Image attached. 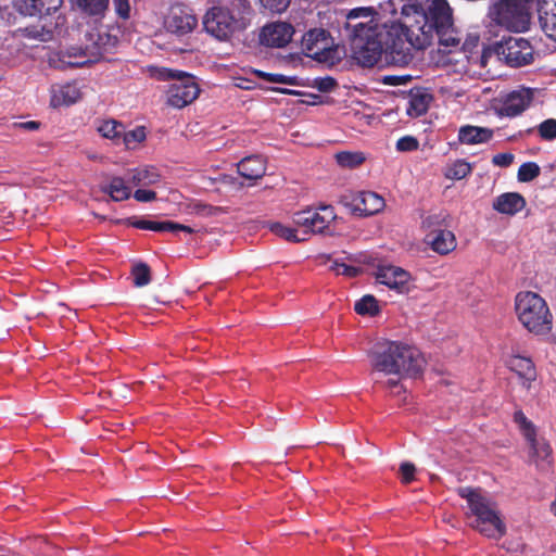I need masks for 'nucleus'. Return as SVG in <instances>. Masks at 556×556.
Returning <instances> with one entry per match:
<instances>
[{
    "label": "nucleus",
    "mask_w": 556,
    "mask_h": 556,
    "mask_svg": "<svg viewBox=\"0 0 556 556\" xmlns=\"http://www.w3.org/2000/svg\"><path fill=\"white\" fill-rule=\"evenodd\" d=\"M389 36L400 46L393 60L400 67L409 64L413 49L422 50L432 43L434 36L440 46L457 47L460 39L454 28L453 12L446 0H406L401 18L391 23ZM392 45H395L394 41Z\"/></svg>",
    "instance_id": "nucleus-1"
},
{
    "label": "nucleus",
    "mask_w": 556,
    "mask_h": 556,
    "mask_svg": "<svg viewBox=\"0 0 556 556\" xmlns=\"http://www.w3.org/2000/svg\"><path fill=\"white\" fill-rule=\"evenodd\" d=\"M376 12L370 7L352 9L346 14L344 30L350 42L352 56L364 67L375 66L384 55L388 64L400 66L392 59L400 46L389 33L391 25H379L375 18Z\"/></svg>",
    "instance_id": "nucleus-2"
},
{
    "label": "nucleus",
    "mask_w": 556,
    "mask_h": 556,
    "mask_svg": "<svg viewBox=\"0 0 556 556\" xmlns=\"http://www.w3.org/2000/svg\"><path fill=\"white\" fill-rule=\"evenodd\" d=\"M368 358L372 370L400 378L416 377L425 365L419 350L401 341L376 342L368 352Z\"/></svg>",
    "instance_id": "nucleus-3"
},
{
    "label": "nucleus",
    "mask_w": 556,
    "mask_h": 556,
    "mask_svg": "<svg viewBox=\"0 0 556 556\" xmlns=\"http://www.w3.org/2000/svg\"><path fill=\"white\" fill-rule=\"evenodd\" d=\"M518 320L529 331L545 334L552 330L553 315L545 300L535 292L521 291L515 298Z\"/></svg>",
    "instance_id": "nucleus-4"
},
{
    "label": "nucleus",
    "mask_w": 556,
    "mask_h": 556,
    "mask_svg": "<svg viewBox=\"0 0 556 556\" xmlns=\"http://www.w3.org/2000/svg\"><path fill=\"white\" fill-rule=\"evenodd\" d=\"M491 58H495L510 67H521L533 62L534 50L526 38L509 36L484 47L480 55V65L485 67Z\"/></svg>",
    "instance_id": "nucleus-5"
},
{
    "label": "nucleus",
    "mask_w": 556,
    "mask_h": 556,
    "mask_svg": "<svg viewBox=\"0 0 556 556\" xmlns=\"http://www.w3.org/2000/svg\"><path fill=\"white\" fill-rule=\"evenodd\" d=\"M531 3L530 0H496L489 9V16L510 31L522 33L530 26Z\"/></svg>",
    "instance_id": "nucleus-6"
},
{
    "label": "nucleus",
    "mask_w": 556,
    "mask_h": 556,
    "mask_svg": "<svg viewBox=\"0 0 556 556\" xmlns=\"http://www.w3.org/2000/svg\"><path fill=\"white\" fill-rule=\"evenodd\" d=\"M247 26V18L227 7H212L203 17L205 31L220 41L229 40L236 33L244 30Z\"/></svg>",
    "instance_id": "nucleus-7"
},
{
    "label": "nucleus",
    "mask_w": 556,
    "mask_h": 556,
    "mask_svg": "<svg viewBox=\"0 0 556 556\" xmlns=\"http://www.w3.org/2000/svg\"><path fill=\"white\" fill-rule=\"evenodd\" d=\"M166 78H176L167 90V104L175 109H182L192 103L200 93V88L193 76L184 72L168 70Z\"/></svg>",
    "instance_id": "nucleus-8"
},
{
    "label": "nucleus",
    "mask_w": 556,
    "mask_h": 556,
    "mask_svg": "<svg viewBox=\"0 0 556 556\" xmlns=\"http://www.w3.org/2000/svg\"><path fill=\"white\" fill-rule=\"evenodd\" d=\"M340 203L355 216H370L381 212L384 199L372 191H348L340 197Z\"/></svg>",
    "instance_id": "nucleus-9"
},
{
    "label": "nucleus",
    "mask_w": 556,
    "mask_h": 556,
    "mask_svg": "<svg viewBox=\"0 0 556 556\" xmlns=\"http://www.w3.org/2000/svg\"><path fill=\"white\" fill-rule=\"evenodd\" d=\"M302 50L306 56L319 62L332 59V41L329 33L323 28L308 30L302 38Z\"/></svg>",
    "instance_id": "nucleus-10"
},
{
    "label": "nucleus",
    "mask_w": 556,
    "mask_h": 556,
    "mask_svg": "<svg viewBox=\"0 0 556 556\" xmlns=\"http://www.w3.org/2000/svg\"><path fill=\"white\" fill-rule=\"evenodd\" d=\"M198 25V18L185 5H174L165 17V29L174 35L184 36L191 33Z\"/></svg>",
    "instance_id": "nucleus-11"
},
{
    "label": "nucleus",
    "mask_w": 556,
    "mask_h": 556,
    "mask_svg": "<svg viewBox=\"0 0 556 556\" xmlns=\"http://www.w3.org/2000/svg\"><path fill=\"white\" fill-rule=\"evenodd\" d=\"M376 279L399 293H408L410 291L412 276L402 267L394 265L379 266L376 271Z\"/></svg>",
    "instance_id": "nucleus-12"
},
{
    "label": "nucleus",
    "mask_w": 556,
    "mask_h": 556,
    "mask_svg": "<svg viewBox=\"0 0 556 556\" xmlns=\"http://www.w3.org/2000/svg\"><path fill=\"white\" fill-rule=\"evenodd\" d=\"M294 35V28L286 22H276L265 25L260 34L262 45L270 48H283Z\"/></svg>",
    "instance_id": "nucleus-13"
},
{
    "label": "nucleus",
    "mask_w": 556,
    "mask_h": 556,
    "mask_svg": "<svg viewBox=\"0 0 556 556\" xmlns=\"http://www.w3.org/2000/svg\"><path fill=\"white\" fill-rule=\"evenodd\" d=\"M533 100V92L529 88L514 90L502 101L496 110L498 116L516 117L525 112Z\"/></svg>",
    "instance_id": "nucleus-14"
},
{
    "label": "nucleus",
    "mask_w": 556,
    "mask_h": 556,
    "mask_svg": "<svg viewBox=\"0 0 556 556\" xmlns=\"http://www.w3.org/2000/svg\"><path fill=\"white\" fill-rule=\"evenodd\" d=\"M123 224L137 229L152 230L159 232L168 231L177 233L179 231H182L189 235L195 232V230L190 226L179 224L173 220L153 222L147 219H139L137 217H128L123 220Z\"/></svg>",
    "instance_id": "nucleus-15"
},
{
    "label": "nucleus",
    "mask_w": 556,
    "mask_h": 556,
    "mask_svg": "<svg viewBox=\"0 0 556 556\" xmlns=\"http://www.w3.org/2000/svg\"><path fill=\"white\" fill-rule=\"evenodd\" d=\"M476 517L477 519L473 528H476L481 534L492 539H498L505 534V525L501 520L494 507L482 511Z\"/></svg>",
    "instance_id": "nucleus-16"
},
{
    "label": "nucleus",
    "mask_w": 556,
    "mask_h": 556,
    "mask_svg": "<svg viewBox=\"0 0 556 556\" xmlns=\"http://www.w3.org/2000/svg\"><path fill=\"white\" fill-rule=\"evenodd\" d=\"M530 444V457L540 471L547 472L553 467V450L544 439L538 440L536 435L527 440Z\"/></svg>",
    "instance_id": "nucleus-17"
},
{
    "label": "nucleus",
    "mask_w": 556,
    "mask_h": 556,
    "mask_svg": "<svg viewBox=\"0 0 556 556\" xmlns=\"http://www.w3.org/2000/svg\"><path fill=\"white\" fill-rule=\"evenodd\" d=\"M425 242L440 255H446L456 249L455 235L447 229H432L427 232Z\"/></svg>",
    "instance_id": "nucleus-18"
},
{
    "label": "nucleus",
    "mask_w": 556,
    "mask_h": 556,
    "mask_svg": "<svg viewBox=\"0 0 556 556\" xmlns=\"http://www.w3.org/2000/svg\"><path fill=\"white\" fill-rule=\"evenodd\" d=\"M526 199L518 192H505L497 195L492 204L500 214L514 216L526 207Z\"/></svg>",
    "instance_id": "nucleus-19"
},
{
    "label": "nucleus",
    "mask_w": 556,
    "mask_h": 556,
    "mask_svg": "<svg viewBox=\"0 0 556 556\" xmlns=\"http://www.w3.org/2000/svg\"><path fill=\"white\" fill-rule=\"evenodd\" d=\"M507 365L509 369L517 374L522 387L530 389L531 382L536 379V369L531 358L514 355L509 357Z\"/></svg>",
    "instance_id": "nucleus-20"
},
{
    "label": "nucleus",
    "mask_w": 556,
    "mask_h": 556,
    "mask_svg": "<svg viewBox=\"0 0 556 556\" xmlns=\"http://www.w3.org/2000/svg\"><path fill=\"white\" fill-rule=\"evenodd\" d=\"M237 168L243 178L257 180L266 173V161L261 155L245 156L237 164Z\"/></svg>",
    "instance_id": "nucleus-21"
},
{
    "label": "nucleus",
    "mask_w": 556,
    "mask_h": 556,
    "mask_svg": "<svg viewBox=\"0 0 556 556\" xmlns=\"http://www.w3.org/2000/svg\"><path fill=\"white\" fill-rule=\"evenodd\" d=\"M493 130L486 127L465 125L458 130V141L464 144H480L493 138Z\"/></svg>",
    "instance_id": "nucleus-22"
},
{
    "label": "nucleus",
    "mask_w": 556,
    "mask_h": 556,
    "mask_svg": "<svg viewBox=\"0 0 556 556\" xmlns=\"http://www.w3.org/2000/svg\"><path fill=\"white\" fill-rule=\"evenodd\" d=\"M457 494L467 500L468 506L475 516L493 507L490 500L481 494L480 489L463 486L457 490Z\"/></svg>",
    "instance_id": "nucleus-23"
},
{
    "label": "nucleus",
    "mask_w": 556,
    "mask_h": 556,
    "mask_svg": "<svg viewBox=\"0 0 556 556\" xmlns=\"http://www.w3.org/2000/svg\"><path fill=\"white\" fill-rule=\"evenodd\" d=\"M61 4L62 0H21V11L29 16L49 15Z\"/></svg>",
    "instance_id": "nucleus-24"
},
{
    "label": "nucleus",
    "mask_w": 556,
    "mask_h": 556,
    "mask_svg": "<svg viewBox=\"0 0 556 556\" xmlns=\"http://www.w3.org/2000/svg\"><path fill=\"white\" fill-rule=\"evenodd\" d=\"M431 94L426 92L425 89L410 90L406 113L410 117H419L424 115L429 108Z\"/></svg>",
    "instance_id": "nucleus-25"
},
{
    "label": "nucleus",
    "mask_w": 556,
    "mask_h": 556,
    "mask_svg": "<svg viewBox=\"0 0 556 556\" xmlns=\"http://www.w3.org/2000/svg\"><path fill=\"white\" fill-rule=\"evenodd\" d=\"M313 233H327L330 223L337 218L334 208L331 205H320L317 210L312 208Z\"/></svg>",
    "instance_id": "nucleus-26"
},
{
    "label": "nucleus",
    "mask_w": 556,
    "mask_h": 556,
    "mask_svg": "<svg viewBox=\"0 0 556 556\" xmlns=\"http://www.w3.org/2000/svg\"><path fill=\"white\" fill-rule=\"evenodd\" d=\"M101 191L108 193L113 201L119 202L129 199L130 188L122 177H113L108 185L101 186Z\"/></svg>",
    "instance_id": "nucleus-27"
},
{
    "label": "nucleus",
    "mask_w": 556,
    "mask_h": 556,
    "mask_svg": "<svg viewBox=\"0 0 556 556\" xmlns=\"http://www.w3.org/2000/svg\"><path fill=\"white\" fill-rule=\"evenodd\" d=\"M128 181L134 186H151L160 181V174L154 167L136 168L129 173Z\"/></svg>",
    "instance_id": "nucleus-28"
},
{
    "label": "nucleus",
    "mask_w": 556,
    "mask_h": 556,
    "mask_svg": "<svg viewBox=\"0 0 556 556\" xmlns=\"http://www.w3.org/2000/svg\"><path fill=\"white\" fill-rule=\"evenodd\" d=\"M97 130L103 138L117 144L121 142L125 126L115 119H103L99 122Z\"/></svg>",
    "instance_id": "nucleus-29"
},
{
    "label": "nucleus",
    "mask_w": 556,
    "mask_h": 556,
    "mask_svg": "<svg viewBox=\"0 0 556 556\" xmlns=\"http://www.w3.org/2000/svg\"><path fill=\"white\" fill-rule=\"evenodd\" d=\"M80 98V91L76 86H62L51 98V104L56 108L61 105H71Z\"/></svg>",
    "instance_id": "nucleus-30"
},
{
    "label": "nucleus",
    "mask_w": 556,
    "mask_h": 556,
    "mask_svg": "<svg viewBox=\"0 0 556 556\" xmlns=\"http://www.w3.org/2000/svg\"><path fill=\"white\" fill-rule=\"evenodd\" d=\"M540 26L544 34L556 41V5L551 9H540Z\"/></svg>",
    "instance_id": "nucleus-31"
},
{
    "label": "nucleus",
    "mask_w": 556,
    "mask_h": 556,
    "mask_svg": "<svg viewBox=\"0 0 556 556\" xmlns=\"http://www.w3.org/2000/svg\"><path fill=\"white\" fill-rule=\"evenodd\" d=\"M110 0H75L77 8L89 16L103 17Z\"/></svg>",
    "instance_id": "nucleus-32"
},
{
    "label": "nucleus",
    "mask_w": 556,
    "mask_h": 556,
    "mask_svg": "<svg viewBox=\"0 0 556 556\" xmlns=\"http://www.w3.org/2000/svg\"><path fill=\"white\" fill-rule=\"evenodd\" d=\"M471 172H472L471 164L463 159H459V160H456L452 165H450L446 168L444 176L447 179L460 180V179H464L467 176H469L471 174Z\"/></svg>",
    "instance_id": "nucleus-33"
},
{
    "label": "nucleus",
    "mask_w": 556,
    "mask_h": 556,
    "mask_svg": "<svg viewBox=\"0 0 556 556\" xmlns=\"http://www.w3.org/2000/svg\"><path fill=\"white\" fill-rule=\"evenodd\" d=\"M337 163L344 168H355L364 163L365 156L362 152L342 151L334 155Z\"/></svg>",
    "instance_id": "nucleus-34"
},
{
    "label": "nucleus",
    "mask_w": 556,
    "mask_h": 556,
    "mask_svg": "<svg viewBox=\"0 0 556 556\" xmlns=\"http://www.w3.org/2000/svg\"><path fill=\"white\" fill-rule=\"evenodd\" d=\"M268 229L274 235H276L282 239H286L287 241H290V242H302L306 239L305 237H299L298 230L295 228L287 227L278 222L269 223Z\"/></svg>",
    "instance_id": "nucleus-35"
},
{
    "label": "nucleus",
    "mask_w": 556,
    "mask_h": 556,
    "mask_svg": "<svg viewBox=\"0 0 556 556\" xmlns=\"http://www.w3.org/2000/svg\"><path fill=\"white\" fill-rule=\"evenodd\" d=\"M354 309L358 315L376 316L379 313L378 301L374 295L366 294L355 302Z\"/></svg>",
    "instance_id": "nucleus-36"
},
{
    "label": "nucleus",
    "mask_w": 556,
    "mask_h": 556,
    "mask_svg": "<svg viewBox=\"0 0 556 556\" xmlns=\"http://www.w3.org/2000/svg\"><path fill=\"white\" fill-rule=\"evenodd\" d=\"M254 75L263 80L275 83V84H283L290 86H298L299 79L296 76H286L277 73H267L261 70H254Z\"/></svg>",
    "instance_id": "nucleus-37"
},
{
    "label": "nucleus",
    "mask_w": 556,
    "mask_h": 556,
    "mask_svg": "<svg viewBox=\"0 0 556 556\" xmlns=\"http://www.w3.org/2000/svg\"><path fill=\"white\" fill-rule=\"evenodd\" d=\"M131 276L135 287L142 288L151 281V269L148 264L140 262L132 266Z\"/></svg>",
    "instance_id": "nucleus-38"
},
{
    "label": "nucleus",
    "mask_w": 556,
    "mask_h": 556,
    "mask_svg": "<svg viewBox=\"0 0 556 556\" xmlns=\"http://www.w3.org/2000/svg\"><path fill=\"white\" fill-rule=\"evenodd\" d=\"M313 218H312V208L308 207L303 211H299L293 213L292 222L296 227L303 228V233L314 235L313 233Z\"/></svg>",
    "instance_id": "nucleus-39"
},
{
    "label": "nucleus",
    "mask_w": 556,
    "mask_h": 556,
    "mask_svg": "<svg viewBox=\"0 0 556 556\" xmlns=\"http://www.w3.org/2000/svg\"><path fill=\"white\" fill-rule=\"evenodd\" d=\"M541 173L540 166L534 162H526L520 165L517 178L521 182L532 181L536 177H539Z\"/></svg>",
    "instance_id": "nucleus-40"
},
{
    "label": "nucleus",
    "mask_w": 556,
    "mask_h": 556,
    "mask_svg": "<svg viewBox=\"0 0 556 556\" xmlns=\"http://www.w3.org/2000/svg\"><path fill=\"white\" fill-rule=\"evenodd\" d=\"M542 140L552 141L556 139V119L548 118L536 126Z\"/></svg>",
    "instance_id": "nucleus-41"
},
{
    "label": "nucleus",
    "mask_w": 556,
    "mask_h": 556,
    "mask_svg": "<svg viewBox=\"0 0 556 556\" xmlns=\"http://www.w3.org/2000/svg\"><path fill=\"white\" fill-rule=\"evenodd\" d=\"M514 420L520 426V428L523 431V435L527 440L536 435L533 424L530 420H528V418L521 410L515 412Z\"/></svg>",
    "instance_id": "nucleus-42"
},
{
    "label": "nucleus",
    "mask_w": 556,
    "mask_h": 556,
    "mask_svg": "<svg viewBox=\"0 0 556 556\" xmlns=\"http://www.w3.org/2000/svg\"><path fill=\"white\" fill-rule=\"evenodd\" d=\"M146 139V131L144 127H137L129 131H123L122 139L123 143L130 148L132 143H139L142 142Z\"/></svg>",
    "instance_id": "nucleus-43"
},
{
    "label": "nucleus",
    "mask_w": 556,
    "mask_h": 556,
    "mask_svg": "<svg viewBox=\"0 0 556 556\" xmlns=\"http://www.w3.org/2000/svg\"><path fill=\"white\" fill-rule=\"evenodd\" d=\"M220 211L222 210L218 206H213L211 204H206V203H202V202H197L192 205V212L195 215H199L202 217L217 215L218 213H220Z\"/></svg>",
    "instance_id": "nucleus-44"
},
{
    "label": "nucleus",
    "mask_w": 556,
    "mask_h": 556,
    "mask_svg": "<svg viewBox=\"0 0 556 556\" xmlns=\"http://www.w3.org/2000/svg\"><path fill=\"white\" fill-rule=\"evenodd\" d=\"M418 147L419 142L417 138L413 136H404L396 141V150L401 152L416 151Z\"/></svg>",
    "instance_id": "nucleus-45"
},
{
    "label": "nucleus",
    "mask_w": 556,
    "mask_h": 556,
    "mask_svg": "<svg viewBox=\"0 0 556 556\" xmlns=\"http://www.w3.org/2000/svg\"><path fill=\"white\" fill-rule=\"evenodd\" d=\"M446 215L440 213V214H432L427 216L422 226L428 229V231L432 229H443L442 226H444Z\"/></svg>",
    "instance_id": "nucleus-46"
},
{
    "label": "nucleus",
    "mask_w": 556,
    "mask_h": 556,
    "mask_svg": "<svg viewBox=\"0 0 556 556\" xmlns=\"http://www.w3.org/2000/svg\"><path fill=\"white\" fill-rule=\"evenodd\" d=\"M330 269L336 273V275H344L346 277H356L359 274V268L355 266H350L344 263L334 262Z\"/></svg>",
    "instance_id": "nucleus-47"
},
{
    "label": "nucleus",
    "mask_w": 556,
    "mask_h": 556,
    "mask_svg": "<svg viewBox=\"0 0 556 556\" xmlns=\"http://www.w3.org/2000/svg\"><path fill=\"white\" fill-rule=\"evenodd\" d=\"M260 2L271 12L281 13L287 10L291 0H260Z\"/></svg>",
    "instance_id": "nucleus-48"
},
{
    "label": "nucleus",
    "mask_w": 556,
    "mask_h": 556,
    "mask_svg": "<svg viewBox=\"0 0 556 556\" xmlns=\"http://www.w3.org/2000/svg\"><path fill=\"white\" fill-rule=\"evenodd\" d=\"M113 8L116 15L122 20L130 17V3L129 0H113Z\"/></svg>",
    "instance_id": "nucleus-49"
},
{
    "label": "nucleus",
    "mask_w": 556,
    "mask_h": 556,
    "mask_svg": "<svg viewBox=\"0 0 556 556\" xmlns=\"http://www.w3.org/2000/svg\"><path fill=\"white\" fill-rule=\"evenodd\" d=\"M314 86L321 92H330L337 87V80L330 76L315 79Z\"/></svg>",
    "instance_id": "nucleus-50"
},
{
    "label": "nucleus",
    "mask_w": 556,
    "mask_h": 556,
    "mask_svg": "<svg viewBox=\"0 0 556 556\" xmlns=\"http://www.w3.org/2000/svg\"><path fill=\"white\" fill-rule=\"evenodd\" d=\"M415 471L416 468L414 464L408 462L401 464L400 473L402 482L405 484L410 483L415 479Z\"/></svg>",
    "instance_id": "nucleus-51"
},
{
    "label": "nucleus",
    "mask_w": 556,
    "mask_h": 556,
    "mask_svg": "<svg viewBox=\"0 0 556 556\" xmlns=\"http://www.w3.org/2000/svg\"><path fill=\"white\" fill-rule=\"evenodd\" d=\"M514 154L511 153H497L492 157V163L495 166L508 167L514 162Z\"/></svg>",
    "instance_id": "nucleus-52"
},
{
    "label": "nucleus",
    "mask_w": 556,
    "mask_h": 556,
    "mask_svg": "<svg viewBox=\"0 0 556 556\" xmlns=\"http://www.w3.org/2000/svg\"><path fill=\"white\" fill-rule=\"evenodd\" d=\"M134 198L138 202H150L156 199V192L146 189H137L134 193Z\"/></svg>",
    "instance_id": "nucleus-53"
},
{
    "label": "nucleus",
    "mask_w": 556,
    "mask_h": 556,
    "mask_svg": "<svg viewBox=\"0 0 556 556\" xmlns=\"http://www.w3.org/2000/svg\"><path fill=\"white\" fill-rule=\"evenodd\" d=\"M410 80V76H387L384 79V83H388L390 85H401L405 84L406 81Z\"/></svg>",
    "instance_id": "nucleus-54"
},
{
    "label": "nucleus",
    "mask_w": 556,
    "mask_h": 556,
    "mask_svg": "<svg viewBox=\"0 0 556 556\" xmlns=\"http://www.w3.org/2000/svg\"><path fill=\"white\" fill-rule=\"evenodd\" d=\"M16 126L22 129L28 130V131H34V130L39 129L40 123L36 122V121H28V122L18 123V124H16Z\"/></svg>",
    "instance_id": "nucleus-55"
},
{
    "label": "nucleus",
    "mask_w": 556,
    "mask_h": 556,
    "mask_svg": "<svg viewBox=\"0 0 556 556\" xmlns=\"http://www.w3.org/2000/svg\"><path fill=\"white\" fill-rule=\"evenodd\" d=\"M269 90L279 92V93H283V94H291V96H300L301 94V91H299V90L280 88V87L269 88Z\"/></svg>",
    "instance_id": "nucleus-56"
},
{
    "label": "nucleus",
    "mask_w": 556,
    "mask_h": 556,
    "mask_svg": "<svg viewBox=\"0 0 556 556\" xmlns=\"http://www.w3.org/2000/svg\"><path fill=\"white\" fill-rule=\"evenodd\" d=\"M397 386H399V380L389 379L387 381V387L390 388V389H393V388H395Z\"/></svg>",
    "instance_id": "nucleus-57"
},
{
    "label": "nucleus",
    "mask_w": 556,
    "mask_h": 556,
    "mask_svg": "<svg viewBox=\"0 0 556 556\" xmlns=\"http://www.w3.org/2000/svg\"><path fill=\"white\" fill-rule=\"evenodd\" d=\"M552 509L555 511V515H556V501L553 503Z\"/></svg>",
    "instance_id": "nucleus-58"
},
{
    "label": "nucleus",
    "mask_w": 556,
    "mask_h": 556,
    "mask_svg": "<svg viewBox=\"0 0 556 556\" xmlns=\"http://www.w3.org/2000/svg\"><path fill=\"white\" fill-rule=\"evenodd\" d=\"M387 5L391 8V7H393V2H392V1H389V2L387 3Z\"/></svg>",
    "instance_id": "nucleus-59"
}]
</instances>
